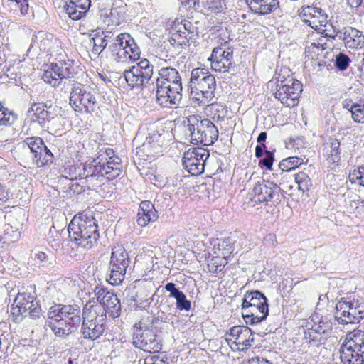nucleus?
<instances>
[{"mask_svg":"<svg viewBox=\"0 0 364 364\" xmlns=\"http://www.w3.org/2000/svg\"><path fill=\"white\" fill-rule=\"evenodd\" d=\"M70 104L75 111L84 109L87 113H92L95 110L97 102L94 95L87 90L85 85L75 81L72 84Z\"/></svg>","mask_w":364,"mask_h":364,"instance_id":"nucleus-15","label":"nucleus"},{"mask_svg":"<svg viewBox=\"0 0 364 364\" xmlns=\"http://www.w3.org/2000/svg\"><path fill=\"white\" fill-rule=\"evenodd\" d=\"M242 314L247 324L253 325L261 323L265 319V314L259 316L248 306V304L242 303Z\"/></svg>","mask_w":364,"mask_h":364,"instance_id":"nucleus-35","label":"nucleus"},{"mask_svg":"<svg viewBox=\"0 0 364 364\" xmlns=\"http://www.w3.org/2000/svg\"><path fill=\"white\" fill-rule=\"evenodd\" d=\"M105 164L113 166V168H117V169L122 171V160L118 156L109 157L105 159Z\"/></svg>","mask_w":364,"mask_h":364,"instance_id":"nucleus-58","label":"nucleus"},{"mask_svg":"<svg viewBox=\"0 0 364 364\" xmlns=\"http://www.w3.org/2000/svg\"><path fill=\"white\" fill-rule=\"evenodd\" d=\"M90 36L92 37L90 41L93 45L92 53L95 55H100L106 48L108 44L106 40L102 38V35H100V32L98 31H92Z\"/></svg>","mask_w":364,"mask_h":364,"instance_id":"nucleus-36","label":"nucleus"},{"mask_svg":"<svg viewBox=\"0 0 364 364\" xmlns=\"http://www.w3.org/2000/svg\"><path fill=\"white\" fill-rule=\"evenodd\" d=\"M80 332L84 339L95 341L99 338L106 329V312L101 305L87 302L82 313Z\"/></svg>","mask_w":364,"mask_h":364,"instance_id":"nucleus-4","label":"nucleus"},{"mask_svg":"<svg viewBox=\"0 0 364 364\" xmlns=\"http://www.w3.org/2000/svg\"><path fill=\"white\" fill-rule=\"evenodd\" d=\"M111 58L117 63L135 61L140 57L141 50L134 39L128 33H121L108 46Z\"/></svg>","mask_w":364,"mask_h":364,"instance_id":"nucleus-5","label":"nucleus"},{"mask_svg":"<svg viewBox=\"0 0 364 364\" xmlns=\"http://www.w3.org/2000/svg\"><path fill=\"white\" fill-rule=\"evenodd\" d=\"M205 106L208 107L207 110L213 114V119H217L218 121H223L225 118L228 111L224 105L211 101Z\"/></svg>","mask_w":364,"mask_h":364,"instance_id":"nucleus-39","label":"nucleus"},{"mask_svg":"<svg viewBox=\"0 0 364 364\" xmlns=\"http://www.w3.org/2000/svg\"><path fill=\"white\" fill-rule=\"evenodd\" d=\"M295 181L298 184L299 190L303 193L308 191L312 186L309 176L303 171L295 175Z\"/></svg>","mask_w":364,"mask_h":364,"instance_id":"nucleus-45","label":"nucleus"},{"mask_svg":"<svg viewBox=\"0 0 364 364\" xmlns=\"http://www.w3.org/2000/svg\"><path fill=\"white\" fill-rule=\"evenodd\" d=\"M350 113L355 122L364 123V97L350 107Z\"/></svg>","mask_w":364,"mask_h":364,"instance_id":"nucleus-40","label":"nucleus"},{"mask_svg":"<svg viewBox=\"0 0 364 364\" xmlns=\"http://www.w3.org/2000/svg\"><path fill=\"white\" fill-rule=\"evenodd\" d=\"M340 142L337 139H333L331 142V147L329 151V155L332 157L333 162H338L341 156V152L339 149Z\"/></svg>","mask_w":364,"mask_h":364,"instance_id":"nucleus-53","label":"nucleus"},{"mask_svg":"<svg viewBox=\"0 0 364 364\" xmlns=\"http://www.w3.org/2000/svg\"><path fill=\"white\" fill-rule=\"evenodd\" d=\"M134 66L141 74L142 77L149 82L154 73L153 65L147 59H143Z\"/></svg>","mask_w":364,"mask_h":364,"instance_id":"nucleus-42","label":"nucleus"},{"mask_svg":"<svg viewBox=\"0 0 364 364\" xmlns=\"http://www.w3.org/2000/svg\"><path fill=\"white\" fill-rule=\"evenodd\" d=\"M156 102L163 107L173 108L178 106L182 100L183 87H178L173 85V87L166 85H156Z\"/></svg>","mask_w":364,"mask_h":364,"instance_id":"nucleus-19","label":"nucleus"},{"mask_svg":"<svg viewBox=\"0 0 364 364\" xmlns=\"http://www.w3.org/2000/svg\"><path fill=\"white\" fill-rule=\"evenodd\" d=\"M284 191L276 183L269 180L257 181L252 189V200L257 203L272 202L279 204L284 198Z\"/></svg>","mask_w":364,"mask_h":364,"instance_id":"nucleus-14","label":"nucleus"},{"mask_svg":"<svg viewBox=\"0 0 364 364\" xmlns=\"http://www.w3.org/2000/svg\"><path fill=\"white\" fill-rule=\"evenodd\" d=\"M167 132L153 131L149 133L145 141L136 149V154L139 159L144 161L152 160L163 152Z\"/></svg>","mask_w":364,"mask_h":364,"instance_id":"nucleus-13","label":"nucleus"},{"mask_svg":"<svg viewBox=\"0 0 364 364\" xmlns=\"http://www.w3.org/2000/svg\"><path fill=\"white\" fill-rule=\"evenodd\" d=\"M124 79L131 87H140L148 82L142 77L141 74L134 65L129 70L124 71Z\"/></svg>","mask_w":364,"mask_h":364,"instance_id":"nucleus-32","label":"nucleus"},{"mask_svg":"<svg viewBox=\"0 0 364 364\" xmlns=\"http://www.w3.org/2000/svg\"><path fill=\"white\" fill-rule=\"evenodd\" d=\"M348 179L351 183L364 186V165L358 166L350 172Z\"/></svg>","mask_w":364,"mask_h":364,"instance_id":"nucleus-46","label":"nucleus"},{"mask_svg":"<svg viewBox=\"0 0 364 364\" xmlns=\"http://www.w3.org/2000/svg\"><path fill=\"white\" fill-rule=\"evenodd\" d=\"M341 28H336L332 23H327L326 26H322V29L318 30V31L322 34H324L326 37L331 39L338 38V35Z\"/></svg>","mask_w":364,"mask_h":364,"instance_id":"nucleus-48","label":"nucleus"},{"mask_svg":"<svg viewBox=\"0 0 364 364\" xmlns=\"http://www.w3.org/2000/svg\"><path fill=\"white\" fill-rule=\"evenodd\" d=\"M19 146L16 151V156L21 161V164H23L24 166L33 164V155L32 153L28 150V147L23 146V143L18 144Z\"/></svg>","mask_w":364,"mask_h":364,"instance_id":"nucleus-41","label":"nucleus"},{"mask_svg":"<svg viewBox=\"0 0 364 364\" xmlns=\"http://www.w3.org/2000/svg\"><path fill=\"white\" fill-rule=\"evenodd\" d=\"M350 63V58L343 53H339L335 59L334 65L337 69L341 71H343L347 69Z\"/></svg>","mask_w":364,"mask_h":364,"instance_id":"nucleus-50","label":"nucleus"},{"mask_svg":"<svg viewBox=\"0 0 364 364\" xmlns=\"http://www.w3.org/2000/svg\"><path fill=\"white\" fill-rule=\"evenodd\" d=\"M157 218L158 214L155 209V204L147 200L141 202L138 212V225L144 227L149 222L155 221Z\"/></svg>","mask_w":364,"mask_h":364,"instance_id":"nucleus-26","label":"nucleus"},{"mask_svg":"<svg viewBox=\"0 0 364 364\" xmlns=\"http://www.w3.org/2000/svg\"><path fill=\"white\" fill-rule=\"evenodd\" d=\"M48 322L55 336L65 338L80 326V308L77 304H55L48 309Z\"/></svg>","mask_w":364,"mask_h":364,"instance_id":"nucleus-1","label":"nucleus"},{"mask_svg":"<svg viewBox=\"0 0 364 364\" xmlns=\"http://www.w3.org/2000/svg\"><path fill=\"white\" fill-rule=\"evenodd\" d=\"M11 314L14 321L19 322L22 317L28 316L32 319L40 318L41 306L35 302V297L30 293H18L11 308Z\"/></svg>","mask_w":364,"mask_h":364,"instance_id":"nucleus-11","label":"nucleus"},{"mask_svg":"<svg viewBox=\"0 0 364 364\" xmlns=\"http://www.w3.org/2000/svg\"><path fill=\"white\" fill-rule=\"evenodd\" d=\"M299 16L304 23L316 31L322 29V26L329 21L327 14L321 8L316 6L303 8Z\"/></svg>","mask_w":364,"mask_h":364,"instance_id":"nucleus-20","label":"nucleus"},{"mask_svg":"<svg viewBox=\"0 0 364 364\" xmlns=\"http://www.w3.org/2000/svg\"><path fill=\"white\" fill-rule=\"evenodd\" d=\"M193 151H186L183 156V166L184 168L193 176H198L203 173L205 165L202 164L200 159L194 158Z\"/></svg>","mask_w":364,"mask_h":364,"instance_id":"nucleus-30","label":"nucleus"},{"mask_svg":"<svg viewBox=\"0 0 364 364\" xmlns=\"http://www.w3.org/2000/svg\"><path fill=\"white\" fill-rule=\"evenodd\" d=\"M42 78L45 82L52 85L53 87H57L60 83V78L53 72V63L45 70Z\"/></svg>","mask_w":364,"mask_h":364,"instance_id":"nucleus-49","label":"nucleus"},{"mask_svg":"<svg viewBox=\"0 0 364 364\" xmlns=\"http://www.w3.org/2000/svg\"><path fill=\"white\" fill-rule=\"evenodd\" d=\"M364 318V301L361 298H341L336 306L335 318L339 323H358Z\"/></svg>","mask_w":364,"mask_h":364,"instance_id":"nucleus-8","label":"nucleus"},{"mask_svg":"<svg viewBox=\"0 0 364 364\" xmlns=\"http://www.w3.org/2000/svg\"><path fill=\"white\" fill-rule=\"evenodd\" d=\"M100 35H102V38L106 40L107 43L109 42H112L114 38V33L112 31H100Z\"/></svg>","mask_w":364,"mask_h":364,"instance_id":"nucleus-63","label":"nucleus"},{"mask_svg":"<svg viewBox=\"0 0 364 364\" xmlns=\"http://www.w3.org/2000/svg\"><path fill=\"white\" fill-rule=\"evenodd\" d=\"M70 240L77 246L90 249L97 244L100 233L97 220L89 213L73 217L68 227Z\"/></svg>","mask_w":364,"mask_h":364,"instance_id":"nucleus-2","label":"nucleus"},{"mask_svg":"<svg viewBox=\"0 0 364 364\" xmlns=\"http://www.w3.org/2000/svg\"><path fill=\"white\" fill-rule=\"evenodd\" d=\"M102 168H104V175L108 180H112L118 177L122 173V171L117 169V168H113V166L105 164L103 160Z\"/></svg>","mask_w":364,"mask_h":364,"instance_id":"nucleus-52","label":"nucleus"},{"mask_svg":"<svg viewBox=\"0 0 364 364\" xmlns=\"http://www.w3.org/2000/svg\"><path fill=\"white\" fill-rule=\"evenodd\" d=\"M176 26L186 31L188 39H196L198 36L197 28L193 26L191 21L188 20H183Z\"/></svg>","mask_w":364,"mask_h":364,"instance_id":"nucleus-47","label":"nucleus"},{"mask_svg":"<svg viewBox=\"0 0 364 364\" xmlns=\"http://www.w3.org/2000/svg\"><path fill=\"white\" fill-rule=\"evenodd\" d=\"M171 39L175 43H178L182 47H188L196 41V39H188L186 31H181V28L176 26L173 28Z\"/></svg>","mask_w":364,"mask_h":364,"instance_id":"nucleus-38","label":"nucleus"},{"mask_svg":"<svg viewBox=\"0 0 364 364\" xmlns=\"http://www.w3.org/2000/svg\"><path fill=\"white\" fill-rule=\"evenodd\" d=\"M338 40L343 42L346 48L356 49L364 46V35L359 30L351 26L341 28Z\"/></svg>","mask_w":364,"mask_h":364,"instance_id":"nucleus-22","label":"nucleus"},{"mask_svg":"<svg viewBox=\"0 0 364 364\" xmlns=\"http://www.w3.org/2000/svg\"><path fill=\"white\" fill-rule=\"evenodd\" d=\"M306 162L307 161H304L302 158L290 156L281 161L279 164V167L282 171H291V170L299 167L300 165L306 164Z\"/></svg>","mask_w":364,"mask_h":364,"instance_id":"nucleus-37","label":"nucleus"},{"mask_svg":"<svg viewBox=\"0 0 364 364\" xmlns=\"http://www.w3.org/2000/svg\"><path fill=\"white\" fill-rule=\"evenodd\" d=\"M9 198V193L4 189L1 184L0 183V208L5 205Z\"/></svg>","mask_w":364,"mask_h":364,"instance_id":"nucleus-62","label":"nucleus"},{"mask_svg":"<svg viewBox=\"0 0 364 364\" xmlns=\"http://www.w3.org/2000/svg\"><path fill=\"white\" fill-rule=\"evenodd\" d=\"M53 72L60 80L73 77L77 73L74 60H72L53 63Z\"/></svg>","mask_w":364,"mask_h":364,"instance_id":"nucleus-29","label":"nucleus"},{"mask_svg":"<svg viewBox=\"0 0 364 364\" xmlns=\"http://www.w3.org/2000/svg\"><path fill=\"white\" fill-rule=\"evenodd\" d=\"M243 304H248L255 314L259 316L265 314V318L269 313L267 299L259 291L247 292L243 298Z\"/></svg>","mask_w":364,"mask_h":364,"instance_id":"nucleus-21","label":"nucleus"},{"mask_svg":"<svg viewBox=\"0 0 364 364\" xmlns=\"http://www.w3.org/2000/svg\"><path fill=\"white\" fill-rule=\"evenodd\" d=\"M339 351L343 364H364V331L348 333Z\"/></svg>","mask_w":364,"mask_h":364,"instance_id":"nucleus-6","label":"nucleus"},{"mask_svg":"<svg viewBox=\"0 0 364 364\" xmlns=\"http://www.w3.org/2000/svg\"><path fill=\"white\" fill-rule=\"evenodd\" d=\"M184 134L193 144L209 146L218 139V130L208 119L198 120L195 116H191L185 122Z\"/></svg>","mask_w":364,"mask_h":364,"instance_id":"nucleus-3","label":"nucleus"},{"mask_svg":"<svg viewBox=\"0 0 364 364\" xmlns=\"http://www.w3.org/2000/svg\"><path fill=\"white\" fill-rule=\"evenodd\" d=\"M46 105L43 103H33L31 108L28 109V112H33L36 119H33V121H37L39 124H43L46 120L50 118V112L45 108Z\"/></svg>","mask_w":364,"mask_h":364,"instance_id":"nucleus-34","label":"nucleus"},{"mask_svg":"<svg viewBox=\"0 0 364 364\" xmlns=\"http://www.w3.org/2000/svg\"><path fill=\"white\" fill-rule=\"evenodd\" d=\"M275 97L284 105L294 107L297 105L302 91V84L292 75L280 74L277 84Z\"/></svg>","mask_w":364,"mask_h":364,"instance_id":"nucleus-9","label":"nucleus"},{"mask_svg":"<svg viewBox=\"0 0 364 364\" xmlns=\"http://www.w3.org/2000/svg\"><path fill=\"white\" fill-rule=\"evenodd\" d=\"M324 49V47L323 44L320 43H311V46L308 47V50H311L314 53L318 52L319 50H323Z\"/></svg>","mask_w":364,"mask_h":364,"instance_id":"nucleus-64","label":"nucleus"},{"mask_svg":"<svg viewBox=\"0 0 364 364\" xmlns=\"http://www.w3.org/2000/svg\"><path fill=\"white\" fill-rule=\"evenodd\" d=\"M33 155V165L42 167L53 163V155L46 146Z\"/></svg>","mask_w":364,"mask_h":364,"instance_id":"nucleus-33","label":"nucleus"},{"mask_svg":"<svg viewBox=\"0 0 364 364\" xmlns=\"http://www.w3.org/2000/svg\"><path fill=\"white\" fill-rule=\"evenodd\" d=\"M164 288L170 293V297L176 299V305L178 309L181 311H189L191 309V301L187 299L185 294L176 287L174 283L168 282L165 285Z\"/></svg>","mask_w":364,"mask_h":364,"instance_id":"nucleus-28","label":"nucleus"},{"mask_svg":"<svg viewBox=\"0 0 364 364\" xmlns=\"http://www.w3.org/2000/svg\"><path fill=\"white\" fill-rule=\"evenodd\" d=\"M157 321V318H153L151 325ZM134 328L133 344L135 347L149 353L159 352L161 349V341L153 331L152 326H148L141 321Z\"/></svg>","mask_w":364,"mask_h":364,"instance_id":"nucleus-10","label":"nucleus"},{"mask_svg":"<svg viewBox=\"0 0 364 364\" xmlns=\"http://www.w3.org/2000/svg\"><path fill=\"white\" fill-rule=\"evenodd\" d=\"M33 259L36 261V264L45 266L46 264L47 255L43 252H38L35 254Z\"/></svg>","mask_w":364,"mask_h":364,"instance_id":"nucleus-60","label":"nucleus"},{"mask_svg":"<svg viewBox=\"0 0 364 364\" xmlns=\"http://www.w3.org/2000/svg\"><path fill=\"white\" fill-rule=\"evenodd\" d=\"M331 329V323L326 318H322L318 324L313 326L311 328L317 334L321 335L323 339H326L330 335Z\"/></svg>","mask_w":364,"mask_h":364,"instance_id":"nucleus-43","label":"nucleus"},{"mask_svg":"<svg viewBox=\"0 0 364 364\" xmlns=\"http://www.w3.org/2000/svg\"><path fill=\"white\" fill-rule=\"evenodd\" d=\"M228 343H232L241 350H247L254 342V336L250 328L245 326H235L224 336Z\"/></svg>","mask_w":364,"mask_h":364,"instance_id":"nucleus-18","label":"nucleus"},{"mask_svg":"<svg viewBox=\"0 0 364 364\" xmlns=\"http://www.w3.org/2000/svg\"><path fill=\"white\" fill-rule=\"evenodd\" d=\"M104 168H102V155L98 156L96 159L91 161L90 163L84 166L85 178H92L93 177H105Z\"/></svg>","mask_w":364,"mask_h":364,"instance_id":"nucleus-31","label":"nucleus"},{"mask_svg":"<svg viewBox=\"0 0 364 364\" xmlns=\"http://www.w3.org/2000/svg\"><path fill=\"white\" fill-rule=\"evenodd\" d=\"M23 143V146L28 147V150L32 153V155L46 146L42 139L38 136L27 137Z\"/></svg>","mask_w":364,"mask_h":364,"instance_id":"nucleus-44","label":"nucleus"},{"mask_svg":"<svg viewBox=\"0 0 364 364\" xmlns=\"http://www.w3.org/2000/svg\"><path fill=\"white\" fill-rule=\"evenodd\" d=\"M250 9L260 15L274 12L279 7V0H246Z\"/></svg>","mask_w":364,"mask_h":364,"instance_id":"nucleus-27","label":"nucleus"},{"mask_svg":"<svg viewBox=\"0 0 364 364\" xmlns=\"http://www.w3.org/2000/svg\"><path fill=\"white\" fill-rule=\"evenodd\" d=\"M50 36V34L46 33L43 31L38 32V34L35 36L36 40L41 39L40 42L37 43L41 50L46 51L48 47L50 46L51 43V40L49 38Z\"/></svg>","mask_w":364,"mask_h":364,"instance_id":"nucleus-51","label":"nucleus"},{"mask_svg":"<svg viewBox=\"0 0 364 364\" xmlns=\"http://www.w3.org/2000/svg\"><path fill=\"white\" fill-rule=\"evenodd\" d=\"M144 364H169L166 358H161L159 355H152L146 358Z\"/></svg>","mask_w":364,"mask_h":364,"instance_id":"nucleus-57","label":"nucleus"},{"mask_svg":"<svg viewBox=\"0 0 364 364\" xmlns=\"http://www.w3.org/2000/svg\"><path fill=\"white\" fill-rule=\"evenodd\" d=\"M49 291L50 294H52V296L53 299H55L58 301H61L64 299V294L63 292L59 290L54 288H49Z\"/></svg>","mask_w":364,"mask_h":364,"instance_id":"nucleus-61","label":"nucleus"},{"mask_svg":"<svg viewBox=\"0 0 364 364\" xmlns=\"http://www.w3.org/2000/svg\"><path fill=\"white\" fill-rule=\"evenodd\" d=\"M90 6V0H68L64 9L70 18L79 20L85 16Z\"/></svg>","mask_w":364,"mask_h":364,"instance_id":"nucleus-24","label":"nucleus"},{"mask_svg":"<svg viewBox=\"0 0 364 364\" xmlns=\"http://www.w3.org/2000/svg\"><path fill=\"white\" fill-rule=\"evenodd\" d=\"M264 154L265 156L259 161V166L265 167L267 170H271L274 160V154L268 150H265Z\"/></svg>","mask_w":364,"mask_h":364,"instance_id":"nucleus-55","label":"nucleus"},{"mask_svg":"<svg viewBox=\"0 0 364 364\" xmlns=\"http://www.w3.org/2000/svg\"><path fill=\"white\" fill-rule=\"evenodd\" d=\"M188 150H190V151H193L192 154L194 156L195 159H200L202 164L205 165L206 159L209 157V152L208 150L201 147L189 149Z\"/></svg>","mask_w":364,"mask_h":364,"instance_id":"nucleus-54","label":"nucleus"},{"mask_svg":"<svg viewBox=\"0 0 364 364\" xmlns=\"http://www.w3.org/2000/svg\"><path fill=\"white\" fill-rule=\"evenodd\" d=\"M94 292L99 302L96 305H101L104 312H106V314H108L112 318L119 316L121 304L116 294L99 285L95 287ZM92 304L95 305L94 304Z\"/></svg>","mask_w":364,"mask_h":364,"instance_id":"nucleus-17","label":"nucleus"},{"mask_svg":"<svg viewBox=\"0 0 364 364\" xmlns=\"http://www.w3.org/2000/svg\"><path fill=\"white\" fill-rule=\"evenodd\" d=\"M191 89L197 90L201 97H196L199 105L210 103L215 97L216 81L215 77L204 68H197L192 70L190 78Z\"/></svg>","mask_w":364,"mask_h":364,"instance_id":"nucleus-7","label":"nucleus"},{"mask_svg":"<svg viewBox=\"0 0 364 364\" xmlns=\"http://www.w3.org/2000/svg\"><path fill=\"white\" fill-rule=\"evenodd\" d=\"M305 338L309 340V343H321L323 337L321 335L317 334L315 331L308 332L305 333Z\"/></svg>","mask_w":364,"mask_h":364,"instance_id":"nucleus-59","label":"nucleus"},{"mask_svg":"<svg viewBox=\"0 0 364 364\" xmlns=\"http://www.w3.org/2000/svg\"><path fill=\"white\" fill-rule=\"evenodd\" d=\"M130 263V259L124 247H114L111 254L109 264V278L107 282L112 285H118L125 278V274Z\"/></svg>","mask_w":364,"mask_h":364,"instance_id":"nucleus-12","label":"nucleus"},{"mask_svg":"<svg viewBox=\"0 0 364 364\" xmlns=\"http://www.w3.org/2000/svg\"><path fill=\"white\" fill-rule=\"evenodd\" d=\"M173 87V85L182 88V79L178 71L172 67H162L158 72L156 85Z\"/></svg>","mask_w":364,"mask_h":364,"instance_id":"nucleus-23","label":"nucleus"},{"mask_svg":"<svg viewBox=\"0 0 364 364\" xmlns=\"http://www.w3.org/2000/svg\"><path fill=\"white\" fill-rule=\"evenodd\" d=\"M218 258L213 259L211 262L208 264L209 271L213 274H218L225 267L224 264H219L218 262Z\"/></svg>","mask_w":364,"mask_h":364,"instance_id":"nucleus-56","label":"nucleus"},{"mask_svg":"<svg viewBox=\"0 0 364 364\" xmlns=\"http://www.w3.org/2000/svg\"><path fill=\"white\" fill-rule=\"evenodd\" d=\"M208 60L211 62L212 70L222 73H228L234 65L233 49L225 42L213 48Z\"/></svg>","mask_w":364,"mask_h":364,"instance_id":"nucleus-16","label":"nucleus"},{"mask_svg":"<svg viewBox=\"0 0 364 364\" xmlns=\"http://www.w3.org/2000/svg\"><path fill=\"white\" fill-rule=\"evenodd\" d=\"M188 1L195 9H200L208 15L212 13H220L225 9V4L223 0H188Z\"/></svg>","mask_w":364,"mask_h":364,"instance_id":"nucleus-25","label":"nucleus"}]
</instances>
